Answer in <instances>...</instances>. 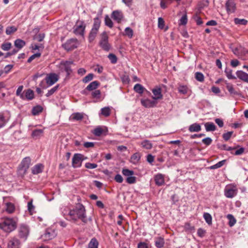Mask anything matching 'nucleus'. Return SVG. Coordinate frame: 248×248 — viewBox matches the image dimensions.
<instances>
[{
	"mask_svg": "<svg viewBox=\"0 0 248 248\" xmlns=\"http://www.w3.org/2000/svg\"><path fill=\"white\" fill-rule=\"evenodd\" d=\"M83 155L80 154H75L72 158V166L74 168L79 167L81 165Z\"/></svg>",
	"mask_w": 248,
	"mask_h": 248,
	"instance_id": "nucleus-12",
	"label": "nucleus"
},
{
	"mask_svg": "<svg viewBox=\"0 0 248 248\" xmlns=\"http://www.w3.org/2000/svg\"><path fill=\"white\" fill-rule=\"evenodd\" d=\"M105 22L106 26L111 28L113 27V24L111 19L108 16H106L105 18Z\"/></svg>",
	"mask_w": 248,
	"mask_h": 248,
	"instance_id": "nucleus-47",
	"label": "nucleus"
},
{
	"mask_svg": "<svg viewBox=\"0 0 248 248\" xmlns=\"http://www.w3.org/2000/svg\"><path fill=\"white\" fill-rule=\"evenodd\" d=\"M227 13L230 15L235 12L236 6L233 0H228L225 3Z\"/></svg>",
	"mask_w": 248,
	"mask_h": 248,
	"instance_id": "nucleus-11",
	"label": "nucleus"
},
{
	"mask_svg": "<svg viewBox=\"0 0 248 248\" xmlns=\"http://www.w3.org/2000/svg\"><path fill=\"white\" fill-rule=\"evenodd\" d=\"M86 24L82 20H78L74 27V32L76 35L83 36Z\"/></svg>",
	"mask_w": 248,
	"mask_h": 248,
	"instance_id": "nucleus-6",
	"label": "nucleus"
},
{
	"mask_svg": "<svg viewBox=\"0 0 248 248\" xmlns=\"http://www.w3.org/2000/svg\"><path fill=\"white\" fill-rule=\"evenodd\" d=\"M114 180L116 182L119 183H121L123 182V178L122 176L119 174H117L115 175Z\"/></svg>",
	"mask_w": 248,
	"mask_h": 248,
	"instance_id": "nucleus-64",
	"label": "nucleus"
},
{
	"mask_svg": "<svg viewBox=\"0 0 248 248\" xmlns=\"http://www.w3.org/2000/svg\"><path fill=\"white\" fill-rule=\"evenodd\" d=\"M16 228V221L10 217H2L0 221V229L6 232H10Z\"/></svg>",
	"mask_w": 248,
	"mask_h": 248,
	"instance_id": "nucleus-2",
	"label": "nucleus"
},
{
	"mask_svg": "<svg viewBox=\"0 0 248 248\" xmlns=\"http://www.w3.org/2000/svg\"><path fill=\"white\" fill-rule=\"evenodd\" d=\"M225 161H226V160H221V161L217 162L216 164L211 166L210 167V168L211 169H213V170L219 168L224 165Z\"/></svg>",
	"mask_w": 248,
	"mask_h": 248,
	"instance_id": "nucleus-39",
	"label": "nucleus"
},
{
	"mask_svg": "<svg viewBox=\"0 0 248 248\" xmlns=\"http://www.w3.org/2000/svg\"><path fill=\"white\" fill-rule=\"evenodd\" d=\"M195 78L200 82H203L204 81V76L202 73L198 72L195 73Z\"/></svg>",
	"mask_w": 248,
	"mask_h": 248,
	"instance_id": "nucleus-50",
	"label": "nucleus"
},
{
	"mask_svg": "<svg viewBox=\"0 0 248 248\" xmlns=\"http://www.w3.org/2000/svg\"><path fill=\"white\" fill-rule=\"evenodd\" d=\"M59 86L57 85L54 87H53L50 90H48L47 93L46 94V96L47 97H49V96L52 95L58 89Z\"/></svg>",
	"mask_w": 248,
	"mask_h": 248,
	"instance_id": "nucleus-56",
	"label": "nucleus"
},
{
	"mask_svg": "<svg viewBox=\"0 0 248 248\" xmlns=\"http://www.w3.org/2000/svg\"><path fill=\"white\" fill-rule=\"evenodd\" d=\"M73 62L70 61H62L59 64V68L62 72H66L69 75L71 72V65Z\"/></svg>",
	"mask_w": 248,
	"mask_h": 248,
	"instance_id": "nucleus-9",
	"label": "nucleus"
},
{
	"mask_svg": "<svg viewBox=\"0 0 248 248\" xmlns=\"http://www.w3.org/2000/svg\"><path fill=\"white\" fill-rule=\"evenodd\" d=\"M225 73L229 79H234L236 78L232 74V70L231 69L226 68Z\"/></svg>",
	"mask_w": 248,
	"mask_h": 248,
	"instance_id": "nucleus-40",
	"label": "nucleus"
},
{
	"mask_svg": "<svg viewBox=\"0 0 248 248\" xmlns=\"http://www.w3.org/2000/svg\"><path fill=\"white\" fill-rule=\"evenodd\" d=\"M228 218L229 219V224L230 226L232 227L236 223V219L234 218V217L232 215H228Z\"/></svg>",
	"mask_w": 248,
	"mask_h": 248,
	"instance_id": "nucleus-55",
	"label": "nucleus"
},
{
	"mask_svg": "<svg viewBox=\"0 0 248 248\" xmlns=\"http://www.w3.org/2000/svg\"><path fill=\"white\" fill-rule=\"evenodd\" d=\"M237 77L241 80L248 82V74L243 71H237L236 73Z\"/></svg>",
	"mask_w": 248,
	"mask_h": 248,
	"instance_id": "nucleus-24",
	"label": "nucleus"
},
{
	"mask_svg": "<svg viewBox=\"0 0 248 248\" xmlns=\"http://www.w3.org/2000/svg\"><path fill=\"white\" fill-rule=\"evenodd\" d=\"M108 58L112 63L114 64L117 62V58L115 55L110 53L108 55Z\"/></svg>",
	"mask_w": 248,
	"mask_h": 248,
	"instance_id": "nucleus-53",
	"label": "nucleus"
},
{
	"mask_svg": "<svg viewBox=\"0 0 248 248\" xmlns=\"http://www.w3.org/2000/svg\"><path fill=\"white\" fill-rule=\"evenodd\" d=\"M154 96L152 98L154 100H158L162 98L163 95L161 93V89L159 87H156L152 90Z\"/></svg>",
	"mask_w": 248,
	"mask_h": 248,
	"instance_id": "nucleus-21",
	"label": "nucleus"
},
{
	"mask_svg": "<svg viewBox=\"0 0 248 248\" xmlns=\"http://www.w3.org/2000/svg\"><path fill=\"white\" fill-rule=\"evenodd\" d=\"M93 28L89 35V41L92 42L95 39L100 26L101 21L98 17H95L93 20Z\"/></svg>",
	"mask_w": 248,
	"mask_h": 248,
	"instance_id": "nucleus-5",
	"label": "nucleus"
},
{
	"mask_svg": "<svg viewBox=\"0 0 248 248\" xmlns=\"http://www.w3.org/2000/svg\"><path fill=\"white\" fill-rule=\"evenodd\" d=\"M68 217L70 219L76 221L78 219H81L83 222L86 223L87 220L85 216V209L83 205L79 204L75 208L70 210Z\"/></svg>",
	"mask_w": 248,
	"mask_h": 248,
	"instance_id": "nucleus-1",
	"label": "nucleus"
},
{
	"mask_svg": "<svg viewBox=\"0 0 248 248\" xmlns=\"http://www.w3.org/2000/svg\"><path fill=\"white\" fill-rule=\"evenodd\" d=\"M20 242L16 237L9 240L7 244V248H20Z\"/></svg>",
	"mask_w": 248,
	"mask_h": 248,
	"instance_id": "nucleus-16",
	"label": "nucleus"
},
{
	"mask_svg": "<svg viewBox=\"0 0 248 248\" xmlns=\"http://www.w3.org/2000/svg\"><path fill=\"white\" fill-rule=\"evenodd\" d=\"M93 74L90 73L85 76L82 79L84 83H87L93 79Z\"/></svg>",
	"mask_w": 248,
	"mask_h": 248,
	"instance_id": "nucleus-52",
	"label": "nucleus"
},
{
	"mask_svg": "<svg viewBox=\"0 0 248 248\" xmlns=\"http://www.w3.org/2000/svg\"><path fill=\"white\" fill-rule=\"evenodd\" d=\"M125 35L127 36L129 38H131L133 36V31L129 27H127L125 29Z\"/></svg>",
	"mask_w": 248,
	"mask_h": 248,
	"instance_id": "nucleus-48",
	"label": "nucleus"
},
{
	"mask_svg": "<svg viewBox=\"0 0 248 248\" xmlns=\"http://www.w3.org/2000/svg\"><path fill=\"white\" fill-rule=\"evenodd\" d=\"M203 217L206 221V222L209 224L211 225L212 223V217L211 215L208 213H204L203 214Z\"/></svg>",
	"mask_w": 248,
	"mask_h": 248,
	"instance_id": "nucleus-34",
	"label": "nucleus"
},
{
	"mask_svg": "<svg viewBox=\"0 0 248 248\" xmlns=\"http://www.w3.org/2000/svg\"><path fill=\"white\" fill-rule=\"evenodd\" d=\"M43 111V108L40 106L37 105L35 107H34L32 108L31 113L33 115H37L39 114L40 112Z\"/></svg>",
	"mask_w": 248,
	"mask_h": 248,
	"instance_id": "nucleus-31",
	"label": "nucleus"
},
{
	"mask_svg": "<svg viewBox=\"0 0 248 248\" xmlns=\"http://www.w3.org/2000/svg\"><path fill=\"white\" fill-rule=\"evenodd\" d=\"M226 88H227L228 91L229 92V93L231 94H232L233 95H235L238 94L237 92L234 90V89L232 84H228L227 85Z\"/></svg>",
	"mask_w": 248,
	"mask_h": 248,
	"instance_id": "nucleus-42",
	"label": "nucleus"
},
{
	"mask_svg": "<svg viewBox=\"0 0 248 248\" xmlns=\"http://www.w3.org/2000/svg\"><path fill=\"white\" fill-rule=\"evenodd\" d=\"M18 232L19 237L24 240H26L29 233V229L28 227L25 225H22L19 227Z\"/></svg>",
	"mask_w": 248,
	"mask_h": 248,
	"instance_id": "nucleus-13",
	"label": "nucleus"
},
{
	"mask_svg": "<svg viewBox=\"0 0 248 248\" xmlns=\"http://www.w3.org/2000/svg\"><path fill=\"white\" fill-rule=\"evenodd\" d=\"M23 86H19L16 91V95L19 96L22 100L28 101L32 100L34 98V92L31 89H28L23 91Z\"/></svg>",
	"mask_w": 248,
	"mask_h": 248,
	"instance_id": "nucleus-3",
	"label": "nucleus"
},
{
	"mask_svg": "<svg viewBox=\"0 0 248 248\" xmlns=\"http://www.w3.org/2000/svg\"><path fill=\"white\" fill-rule=\"evenodd\" d=\"M14 45L18 49H20L25 46L26 42L23 40L17 39L15 41Z\"/></svg>",
	"mask_w": 248,
	"mask_h": 248,
	"instance_id": "nucleus-26",
	"label": "nucleus"
},
{
	"mask_svg": "<svg viewBox=\"0 0 248 248\" xmlns=\"http://www.w3.org/2000/svg\"><path fill=\"white\" fill-rule=\"evenodd\" d=\"M187 22V18L186 14L184 15L179 20V25H185Z\"/></svg>",
	"mask_w": 248,
	"mask_h": 248,
	"instance_id": "nucleus-51",
	"label": "nucleus"
},
{
	"mask_svg": "<svg viewBox=\"0 0 248 248\" xmlns=\"http://www.w3.org/2000/svg\"><path fill=\"white\" fill-rule=\"evenodd\" d=\"M204 126L206 131H214L216 129V126L213 123L207 122L204 124Z\"/></svg>",
	"mask_w": 248,
	"mask_h": 248,
	"instance_id": "nucleus-27",
	"label": "nucleus"
},
{
	"mask_svg": "<svg viewBox=\"0 0 248 248\" xmlns=\"http://www.w3.org/2000/svg\"><path fill=\"white\" fill-rule=\"evenodd\" d=\"M44 165L42 164H37L31 169L32 173L33 174H37L43 171Z\"/></svg>",
	"mask_w": 248,
	"mask_h": 248,
	"instance_id": "nucleus-23",
	"label": "nucleus"
},
{
	"mask_svg": "<svg viewBox=\"0 0 248 248\" xmlns=\"http://www.w3.org/2000/svg\"><path fill=\"white\" fill-rule=\"evenodd\" d=\"M232 134V131L228 132L226 133H224L222 135V137L225 141H228L230 139Z\"/></svg>",
	"mask_w": 248,
	"mask_h": 248,
	"instance_id": "nucleus-58",
	"label": "nucleus"
},
{
	"mask_svg": "<svg viewBox=\"0 0 248 248\" xmlns=\"http://www.w3.org/2000/svg\"><path fill=\"white\" fill-rule=\"evenodd\" d=\"M141 105L146 108H153L155 106L157 103L155 100H150L149 99H141L140 100Z\"/></svg>",
	"mask_w": 248,
	"mask_h": 248,
	"instance_id": "nucleus-14",
	"label": "nucleus"
},
{
	"mask_svg": "<svg viewBox=\"0 0 248 248\" xmlns=\"http://www.w3.org/2000/svg\"><path fill=\"white\" fill-rule=\"evenodd\" d=\"M98 243L95 238H92L88 244V248H98Z\"/></svg>",
	"mask_w": 248,
	"mask_h": 248,
	"instance_id": "nucleus-33",
	"label": "nucleus"
},
{
	"mask_svg": "<svg viewBox=\"0 0 248 248\" xmlns=\"http://www.w3.org/2000/svg\"><path fill=\"white\" fill-rule=\"evenodd\" d=\"M164 244V239L161 237H159L156 239L155 241V245L158 248H161L163 247Z\"/></svg>",
	"mask_w": 248,
	"mask_h": 248,
	"instance_id": "nucleus-35",
	"label": "nucleus"
},
{
	"mask_svg": "<svg viewBox=\"0 0 248 248\" xmlns=\"http://www.w3.org/2000/svg\"><path fill=\"white\" fill-rule=\"evenodd\" d=\"M142 147L146 149H151L153 147L151 142L148 140H144L141 143Z\"/></svg>",
	"mask_w": 248,
	"mask_h": 248,
	"instance_id": "nucleus-32",
	"label": "nucleus"
},
{
	"mask_svg": "<svg viewBox=\"0 0 248 248\" xmlns=\"http://www.w3.org/2000/svg\"><path fill=\"white\" fill-rule=\"evenodd\" d=\"M54 237V234L46 231L45 233L41 236V238L44 241H47L52 239Z\"/></svg>",
	"mask_w": 248,
	"mask_h": 248,
	"instance_id": "nucleus-29",
	"label": "nucleus"
},
{
	"mask_svg": "<svg viewBox=\"0 0 248 248\" xmlns=\"http://www.w3.org/2000/svg\"><path fill=\"white\" fill-rule=\"evenodd\" d=\"M165 26V22L162 17L158 18V27L160 29H163Z\"/></svg>",
	"mask_w": 248,
	"mask_h": 248,
	"instance_id": "nucleus-61",
	"label": "nucleus"
},
{
	"mask_svg": "<svg viewBox=\"0 0 248 248\" xmlns=\"http://www.w3.org/2000/svg\"><path fill=\"white\" fill-rule=\"evenodd\" d=\"M99 82L98 81H94L90 83L86 88V89L83 91L82 93H86V90L91 91L93 90H95L96 88L99 86Z\"/></svg>",
	"mask_w": 248,
	"mask_h": 248,
	"instance_id": "nucleus-20",
	"label": "nucleus"
},
{
	"mask_svg": "<svg viewBox=\"0 0 248 248\" xmlns=\"http://www.w3.org/2000/svg\"><path fill=\"white\" fill-rule=\"evenodd\" d=\"M34 208L35 207L32 204V200H31L28 203V209L31 214H32L34 210Z\"/></svg>",
	"mask_w": 248,
	"mask_h": 248,
	"instance_id": "nucleus-60",
	"label": "nucleus"
},
{
	"mask_svg": "<svg viewBox=\"0 0 248 248\" xmlns=\"http://www.w3.org/2000/svg\"><path fill=\"white\" fill-rule=\"evenodd\" d=\"M12 46V44L10 42H6L3 43L1 46V48L3 50L8 51Z\"/></svg>",
	"mask_w": 248,
	"mask_h": 248,
	"instance_id": "nucleus-44",
	"label": "nucleus"
},
{
	"mask_svg": "<svg viewBox=\"0 0 248 248\" xmlns=\"http://www.w3.org/2000/svg\"><path fill=\"white\" fill-rule=\"evenodd\" d=\"M43 133V131L42 129H36L34 130L32 132V136L33 138H37L40 137Z\"/></svg>",
	"mask_w": 248,
	"mask_h": 248,
	"instance_id": "nucleus-38",
	"label": "nucleus"
},
{
	"mask_svg": "<svg viewBox=\"0 0 248 248\" xmlns=\"http://www.w3.org/2000/svg\"><path fill=\"white\" fill-rule=\"evenodd\" d=\"M6 123L3 114L0 113V128L4 126Z\"/></svg>",
	"mask_w": 248,
	"mask_h": 248,
	"instance_id": "nucleus-57",
	"label": "nucleus"
},
{
	"mask_svg": "<svg viewBox=\"0 0 248 248\" xmlns=\"http://www.w3.org/2000/svg\"><path fill=\"white\" fill-rule=\"evenodd\" d=\"M31 164V159L30 157H25L21 161L18 170V174L23 176L27 172Z\"/></svg>",
	"mask_w": 248,
	"mask_h": 248,
	"instance_id": "nucleus-4",
	"label": "nucleus"
},
{
	"mask_svg": "<svg viewBox=\"0 0 248 248\" xmlns=\"http://www.w3.org/2000/svg\"><path fill=\"white\" fill-rule=\"evenodd\" d=\"M154 178L155 184L158 186L163 185L165 183L164 177L162 174H157L155 176Z\"/></svg>",
	"mask_w": 248,
	"mask_h": 248,
	"instance_id": "nucleus-22",
	"label": "nucleus"
},
{
	"mask_svg": "<svg viewBox=\"0 0 248 248\" xmlns=\"http://www.w3.org/2000/svg\"><path fill=\"white\" fill-rule=\"evenodd\" d=\"M126 181L127 183L129 184H134L136 182V177L135 176H133V175L130 176L129 177H127Z\"/></svg>",
	"mask_w": 248,
	"mask_h": 248,
	"instance_id": "nucleus-59",
	"label": "nucleus"
},
{
	"mask_svg": "<svg viewBox=\"0 0 248 248\" xmlns=\"http://www.w3.org/2000/svg\"><path fill=\"white\" fill-rule=\"evenodd\" d=\"M17 31V28L15 26L7 27L5 32L7 35L11 34Z\"/></svg>",
	"mask_w": 248,
	"mask_h": 248,
	"instance_id": "nucleus-43",
	"label": "nucleus"
},
{
	"mask_svg": "<svg viewBox=\"0 0 248 248\" xmlns=\"http://www.w3.org/2000/svg\"><path fill=\"white\" fill-rule=\"evenodd\" d=\"M122 172L124 176H127V177L134 174V171L127 169H123Z\"/></svg>",
	"mask_w": 248,
	"mask_h": 248,
	"instance_id": "nucleus-37",
	"label": "nucleus"
},
{
	"mask_svg": "<svg viewBox=\"0 0 248 248\" xmlns=\"http://www.w3.org/2000/svg\"><path fill=\"white\" fill-rule=\"evenodd\" d=\"M178 92L183 94H186L187 93L188 88L186 86H180L178 87Z\"/></svg>",
	"mask_w": 248,
	"mask_h": 248,
	"instance_id": "nucleus-49",
	"label": "nucleus"
},
{
	"mask_svg": "<svg viewBox=\"0 0 248 248\" xmlns=\"http://www.w3.org/2000/svg\"><path fill=\"white\" fill-rule=\"evenodd\" d=\"M15 211V206L14 204L7 202L4 203L2 212H6L8 214H12Z\"/></svg>",
	"mask_w": 248,
	"mask_h": 248,
	"instance_id": "nucleus-17",
	"label": "nucleus"
},
{
	"mask_svg": "<svg viewBox=\"0 0 248 248\" xmlns=\"http://www.w3.org/2000/svg\"><path fill=\"white\" fill-rule=\"evenodd\" d=\"M145 90L143 86L139 83L135 84L134 87L135 92L140 94L143 93Z\"/></svg>",
	"mask_w": 248,
	"mask_h": 248,
	"instance_id": "nucleus-30",
	"label": "nucleus"
},
{
	"mask_svg": "<svg viewBox=\"0 0 248 248\" xmlns=\"http://www.w3.org/2000/svg\"><path fill=\"white\" fill-rule=\"evenodd\" d=\"M201 129V126L198 123L193 124L188 127V130L190 132H198L200 131Z\"/></svg>",
	"mask_w": 248,
	"mask_h": 248,
	"instance_id": "nucleus-25",
	"label": "nucleus"
},
{
	"mask_svg": "<svg viewBox=\"0 0 248 248\" xmlns=\"http://www.w3.org/2000/svg\"><path fill=\"white\" fill-rule=\"evenodd\" d=\"M91 95L93 98L99 99L101 97V92L99 90H95L92 92Z\"/></svg>",
	"mask_w": 248,
	"mask_h": 248,
	"instance_id": "nucleus-41",
	"label": "nucleus"
},
{
	"mask_svg": "<svg viewBox=\"0 0 248 248\" xmlns=\"http://www.w3.org/2000/svg\"><path fill=\"white\" fill-rule=\"evenodd\" d=\"M108 132V129L106 127L98 126L93 131V133L96 136H100L102 134L106 135Z\"/></svg>",
	"mask_w": 248,
	"mask_h": 248,
	"instance_id": "nucleus-19",
	"label": "nucleus"
},
{
	"mask_svg": "<svg viewBox=\"0 0 248 248\" xmlns=\"http://www.w3.org/2000/svg\"><path fill=\"white\" fill-rule=\"evenodd\" d=\"M202 141L206 145H209L211 144L212 142V140L211 139V138L207 137L203 139L202 140Z\"/></svg>",
	"mask_w": 248,
	"mask_h": 248,
	"instance_id": "nucleus-63",
	"label": "nucleus"
},
{
	"mask_svg": "<svg viewBox=\"0 0 248 248\" xmlns=\"http://www.w3.org/2000/svg\"><path fill=\"white\" fill-rule=\"evenodd\" d=\"M108 36L106 32H103L101 35V39L99 42L100 47L104 50L108 51L110 49V46L108 42Z\"/></svg>",
	"mask_w": 248,
	"mask_h": 248,
	"instance_id": "nucleus-7",
	"label": "nucleus"
},
{
	"mask_svg": "<svg viewBox=\"0 0 248 248\" xmlns=\"http://www.w3.org/2000/svg\"><path fill=\"white\" fill-rule=\"evenodd\" d=\"M110 110L108 107H105L101 109V114L105 117H108L110 115Z\"/></svg>",
	"mask_w": 248,
	"mask_h": 248,
	"instance_id": "nucleus-45",
	"label": "nucleus"
},
{
	"mask_svg": "<svg viewBox=\"0 0 248 248\" xmlns=\"http://www.w3.org/2000/svg\"><path fill=\"white\" fill-rule=\"evenodd\" d=\"M123 17V13L120 10H115L112 13L111 18L118 23H120Z\"/></svg>",
	"mask_w": 248,
	"mask_h": 248,
	"instance_id": "nucleus-18",
	"label": "nucleus"
},
{
	"mask_svg": "<svg viewBox=\"0 0 248 248\" xmlns=\"http://www.w3.org/2000/svg\"><path fill=\"white\" fill-rule=\"evenodd\" d=\"M97 167V165L95 163H86L85 164V167L87 169H93Z\"/></svg>",
	"mask_w": 248,
	"mask_h": 248,
	"instance_id": "nucleus-62",
	"label": "nucleus"
},
{
	"mask_svg": "<svg viewBox=\"0 0 248 248\" xmlns=\"http://www.w3.org/2000/svg\"><path fill=\"white\" fill-rule=\"evenodd\" d=\"M83 116L82 113H75L72 114V119L75 120L79 121L83 119Z\"/></svg>",
	"mask_w": 248,
	"mask_h": 248,
	"instance_id": "nucleus-46",
	"label": "nucleus"
},
{
	"mask_svg": "<svg viewBox=\"0 0 248 248\" xmlns=\"http://www.w3.org/2000/svg\"><path fill=\"white\" fill-rule=\"evenodd\" d=\"M234 23L236 25H246L248 23V21L245 19H239L235 18L234 19Z\"/></svg>",
	"mask_w": 248,
	"mask_h": 248,
	"instance_id": "nucleus-36",
	"label": "nucleus"
},
{
	"mask_svg": "<svg viewBox=\"0 0 248 248\" xmlns=\"http://www.w3.org/2000/svg\"><path fill=\"white\" fill-rule=\"evenodd\" d=\"M62 47L67 51L72 50L78 46L77 39H70L62 45Z\"/></svg>",
	"mask_w": 248,
	"mask_h": 248,
	"instance_id": "nucleus-10",
	"label": "nucleus"
},
{
	"mask_svg": "<svg viewBox=\"0 0 248 248\" xmlns=\"http://www.w3.org/2000/svg\"><path fill=\"white\" fill-rule=\"evenodd\" d=\"M238 192L236 186L232 185L227 186L224 189V195L228 198H232L237 195Z\"/></svg>",
	"mask_w": 248,
	"mask_h": 248,
	"instance_id": "nucleus-8",
	"label": "nucleus"
},
{
	"mask_svg": "<svg viewBox=\"0 0 248 248\" xmlns=\"http://www.w3.org/2000/svg\"><path fill=\"white\" fill-rule=\"evenodd\" d=\"M41 55V54L39 52L35 53L32 55L31 57L28 59L27 62L30 63L33 61L34 59L37 58H39Z\"/></svg>",
	"mask_w": 248,
	"mask_h": 248,
	"instance_id": "nucleus-54",
	"label": "nucleus"
},
{
	"mask_svg": "<svg viewBox=\"0 0 248 248\" xmlns=\"http://www.w3.org/2000/svg\"><path fill=\"white\" fill-rule=\"evenodd\" d=\"M46 83L49 85H52L58 80V76L54 73L50 74L46 78Z\"/></svg>",
	"mask_w": 248,
	"mask_h": 248,
	"instance_id": "nucleus-15",
	"label": "nucleus"
},
{
	"mask_svg": "<svg viewBox=\"0 0 248 248\" xmlns=\"http://www.w3.org/2000/svg\"><path fill=\"white\" fill-rule=\"evenodd\" d=\"M140 158V154L139 153H136L131 156L130 158V162L134 164H136L138 163Z\"/></svg>",
	"mask_w": 248,
	"mask_h": 248,
	"instance_id": "nucleus-28",
	"label": "nucleus"
}]
</instances>
